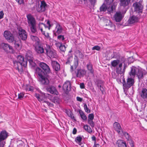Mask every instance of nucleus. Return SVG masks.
I'll use <instances>...</instances> for the list:
<instances>
[{
  "label": "nucleus",
  "instance_id": "f257e3e1",
  "mask_svg": "<svg viewBox=\"0 0 147 147\" xmlns=\"http://www.w3.org/2000/svg\"><path fill=\"white\" fill-rule=\"evenodd\" d=\"M129 74L130 77L134 78L136 76L140 79L142 78L143 76L145 75L146 73L144 70L132 66L131 67V70Z\"/></svg>",
  "mask_w": 147,
  "mask_h": 147
},
{
  "label": "nucleus",
  "instance_id": "f03ea898",
  "mask_svg": "<svg viewBox=\"0 0 147 147\" xmlns=\"http://www.w3.org/2000/svg\"><path fill=\"white\" fill-rule=\"evenodd\" d=\"M17 61H13V63L16 69L19 71L21 69L22 66H26L27 61L26 60H24L23 56L20 55L17 56Z\"/></svg>",
  "mask_w": 147,
  "mask_h": 147
},
{
  "label": "nucleus",
  "instance_id": "7ed1b4c3",
  "mask_svg": "<svg viewBox=\"0 0 147 147\" xmlns=\"http://www.w3.org/2000/svg\"><path fill=\"white\" fill-rule=\"evenodd\" d=\"M27 17L28 26L30 27L31 32L33 33H35L36 29V21L35 18L31 14L27 15Z\"/></svg>",
  "mask_w": 147,
  "mask_h": 147
},
{
  "label": "nucleus",
  "instance_id": "20e7f679",
  "mask_svg": "<svg viewBox=\"0 0 147 147\" xmlns=\"http://www.w3.org/2000/svg\"><path fill=\"white\" fill-rule=\"evenodd\" d=\"M134 78L129 76L128 77L126 82L125 81V79L123 80V84L124 91L128 89L134 85Z\"/></svg>",
  "mask_w": 147,
  "mask_h": 147
},
{
  "label": "nucleus",
  "instance_id": "39448f33",
  "mask_svg": "<svg viewBox=\"0 0 147 147\" xmlns=\"http://www.w3.org/2000/svg\"><path fill=\"white\" fill-rule=\"evenodd\" d=\"M44 48L46 51V54L50 58H54L56 57V51L53 49H51L49 45L46 44L44 45Z\"/></svg>",
  "mask_w": 147,
  "mask_h": 147
},
{
  "label": "nucleus",
  "instance_id": "423d86ee",
  "mask_svg": "<svg viewBox=\"0 0 147 147\" xmlns=\"http://www.w3.org/2000/svg\"><path fill=\"white\" fill-rule=\"evenodd\" d=\"M127 65L124 61H122L116 68V72L117 74H122L125 73Z\"/></svg>",
  "mask_w": 147,
  "mask_h": 147
},
{
  "label": "nucleus",
  "instance_id": "0eeeda50",
  "mask_svg": "<svg viewBox=\"0 0 147 147\" xmlns=\"http://www.w3.org/2000/svg\"><path fill=\"white\" fill-rule=\"evenodd\" d=\"M26 58L28 61L30 65L32 67L35 66L36 64L34 62L33 55L31 51H29L27 52L26 55Z\"/></svg>",
  "mask_w": 147,
  "mask_h": 147
},
{
  "label": "nucleus",
  "instance_id": "6e6552de",
  "mask_svg": "<svg viewBox=\"0 0 147 147\" xmlns=\"http://www.w3.org/2000/svg\"><path fill=\"white\" fill-rule=\"evenodd\" d=\"M47 4L44 1H42L41 2V5H40L39 2L36 4V10L38 12H42L44 11L46 9Z\"/></svg>",
  "mask_w": 147,
  "mask_h": 147
},
{
  "label": "nucleus",
  "instance_id": "1a4fd4ad",
  "mask_svg": "<svg viewBox=\"0 0 147 147\" xmlns=\"http://www.w3.org/2000/svg\"><path fill=\"white\" fill-rule=\"evenodd\" d=\"M125 13L121 11L116 12L113 16L114 20L117 22H121L123 18Z\"/></svg>",
  "mask_w": 147,
  "mask_h": 147
},
{
  "label": "nucleus",
  "instance_id": "9d476101",
  "mask_svg": "<svg viewBox=\"0 0 147 147\" xmlns=\"http://www.w3.org/2000/svg\"><path fill=\"white\" fill-rule=\"evenodd\" d=\"M4 36L6 39L9 42H12L14 40L13 35L9 31L6 30L4 32Z\"/></svg>",
  "mask_w": 147,
  "mask_h": 147
},
{
  "label": "nucleus",
  "instance_id": "9b49d317",
  "mask_svg": "<svg viewBox=\"0 0 147 147\" xmlns=\"http://www.w3.org/2000/svg\"><path fill=\"white\" fill-rule=\"evenodd\" d=\"M18 34L20 37L23 40H25L27 38V34L26 31L21 28H18Z\"/></svg>",
  "mask_w": 147,
  "mask_h": 147
},
{
  "label": "nucleus",
  "instance_id": "f8f14e48",
  "mask_svg": "<svg viewBox=\"0 0 147 147\" xmlns=\"http://www.w3.org/2000/svg\"><path fill=\"white\" fill-rule=\"evenodd\" d=\"M39 28L42 34L44 35L47 38H48L49 37V34L48 33H45V29L48 28L43 23H41L39 24Z\"/></svg>",
  "mask_w": 147,
  "mask_h": 147
},
{
  "label": "nucleus",
  "instance_id": "ddd939ff",
  "mask_svg": "<svg viewBox=\"0 0 147 147\" xmlns=\"http://www.w3.org/2000/svg\"><path fill=\"white\" fill-rule=\"evenodd\" d=\"M35 50L37 54H42L45 53L44 48L39 44H36L35 46Z\"/></svg>",
  "mask_w": 147,
  "mask_h": 147
},
{
  "label": "nucleus",
  "instance_id": "4468645a",
  "mask_svg": "<svg viewBox=\"0 0 147 147\" xmlns=\"http://www.w3.org/2000/svg\"><path fill=\"white\" fill-rule=\"evenodd\" d=\"M46 89L48 92H49L51 94L56 95L58 94V92L56 88L53 86H48L46 88Z\"/></svg>",
  "mask_w": 147,
  "mask_h": 147
},
{
  "label": "nucleus",
  "instance_id": "2eb2a0df",
  "mask_svg": "<svg viewBox=\"0 0 147 147\" xmlns=\"http://www.w3.org/2000/svg\"><path fill=\"white\" fill-rule=\"evenodd\" d=\"M86 71L84 69H77L75 71L76 76L78 78H81L84 76L86 74Z\"/></svg>",
  "mask_w": 147,
  "mask_h": 147
},
{
  "label": "nucleus",
  "instance_id": "dca6fc26",
  "mask_svg": "<svg viewBox=\"0 0 147 147\" xmlns=\"http://www.w3.org/2000/svg\"><path fill=\"white\" fill-rule=\"evenodd\" d=\"M114 129L120 135H122L123 131L120 124L117 122H115L113 124Z\"/></svg>",
  "mask_w": 147,
  "mask_h": 147
},
{
  "label": "nucleus",
  "instance_id": "f3484780",
  "mask_svg": "<svg viewBox=\"0 0 147 147\" xmlns=\"http://www.w3.org/2000/svg\"><path fill=\"white\" fill-rule=\"evenodd\" d=\"M135 10L139 12H142L143 6L140 3L136 2L133 4Z\"/></svg>",
  "mask_w": 147,
  "mask_h": 147
},
{
  "label": "nucleus",
  "instance_id": "a211bd4d",
  "mask_svg": "<svg viewBox=\"0 0 147 147\" xmlns=\"http://www.w3.org/2000/svg\"><path fill=\"white\" fill-rule=\"evenodd\" d=\"M39 66L46 73H49L50 72L49 67L45 63L43 62L40 63H39Z\"/></svg>",
  "mask_w": 147,
  "mask_h": 147
},
{
  "label": "nucleus",
  "instance_id": "6ab92c4d",
  "mask_svg": "<svg viewBox=\"0 0 147 147\" xmlns=\"http://www.w3.org/2000/svg\"><path fill=\"white\" fill-rule=\"evenodd\" d=\"M107 24L105 25V28L111 31H114L115 29V26L110 21H107Z\"/></svg>",
  "mask_w": 147,
  "mask_h": 147
},
{
  "label": "nucleus",
  "instance_id": "aec40b11",
  "mask_svg": "<svg viewBox=\"0 0 147 147\" xmlns=\"http://www.w3.org/2000/svg\"><path fill=\"white\" fill-rule=\"evenodd\" d=\"M140 95L141 98L144 100H147V89L143 88L140 92Z\"/></svg>",
  "mask_w": 147,
  "mask_h": 147
},
{
  "label": "nucleus",
  "instance_id": "412c9836",
  "mask_svg": "<svg viewBox=\"0 0 147 147\" xmlns=\"http://www.w3.org/2000/svg\"><path fill=\"white\" fill-rule=\"evenodd\" d=\"M8 136V133L6 131H1L0 133V142L5 140Z\"/></svg>",
  "mask_w": 147,
  "mask_h": 147
},
{
  "label": "nucleus",
  "instance_id": "4be33fe9",
  "mask_svg": "<svg viewBox=\"0 0 147 147\" xmlns=\"http://www.w3.org/2000/svg\"><path fill=\"white\" fill-rule=\"evenodd\" d=\"M55 45L57 47H59L60 50L63 52H65L66 51V49L67 47L64 44H63L62 43L57 42L55 43Z\"/></svg>",
  "mask_w": 147,
  "mask_h": 147
},
{
  "label": "nucleus",
  "instance_id": "5701e85b",
  "mask_svg": "<svg viewBox=\"0 0 147 147\" xmlns=\"http://www.w3.org/2000/svg\"><path fill=\"white\" fill-rule=\"evenodd\" d=\"M138 18L136 16H133L130 17L127 22L129 24H132L138 22Z\"/></svg>",
  "mask_w": 147,
  "mask_h": 147
},
{
  "label": "nucleus",
  "instance_id": "b1692460",
  "mask_svg": "<svg viewBox=\"0 0 147 147\" xmlns=\"http://www.w3.org/2000/svg\"><path fill=\"white\" fill-rule=\"evenodd\" d=\"M63 88L64 90L69 91L70 90L71 88L70 83L69 81H66L63 84Z\"/></svg>",
  "mask_w": 147,
  "mask_h": 147
},
{
  "label": "nucleus",
  "instance_id": "393cba45",
  "mask_svg": "<svg viewBox=\"0 0 147 147\" xmlns=\"http://www.w3.org/2000/svg\"><path fill=\"white\" fill-rule=\"evenodd\" d=\"M39 80L41 83L43 85H48L49 83V80L44 76L39 78Z\"/></svg>",
  "mask_w": 147,
  "mask_h": 147
},
{
  "label": "nucleus",
  "instance_id": "a878e982",
  "mask_svg": "<svg viewBox=\"0 0 147 147\" xmlns=\"http://www.w3.org/2000/svg\"><path fill=\"white\" fill-rule=\"evenodd\" d=\"M53 68L56 71H59L60 69V65L59 64L57 61H53L51 63Z\"/></svg>",
  "mask_w": 147,
  "mask_h": 147
},
{
  "label": "nucleus",
  "instance_id": "bb28decb",
  "mask_svg": "<svg viewBox=\"0 0 147 147\" xmlns=\"http://www.w3.org/2000/svg\"><path fill=\"white\" fill-rule=\"evenodd\" d=\"M1 46L4 49L7 51H13L12 47L7 44L3 43L1 44Z\"/></svg>",
  "mask_w": 147,
  "mask_h": 147
},
{
  "label": "nucleus",
  "instance_id": "cd10ccee",
  "mask_svg": "<svg viewBox=\"0 0 147 147\" xmlns=\"http://www.w3.org/2000/svg\"><path fill=\"white\" fill-rule=\"evenodd\" d=\"M117 144L119 147H127L126 143L122 140H118L117 142Z\"/></svg>",
  "mask_w": 147,
  "mask_h": 147
},
{
  "label": "nucleus",
  "instance_id": "c85d7f7f",
  "mask_svg": "<svg viewBox=\"0 0 147 147\" xmlns=\"http://www.w3.org/2000/svg\"><path fill=\"white\" fill-rule=\"evenodd\" d=\"M36 72L38 74L39 78L44 76L45 75V73L40 68L37 67L36 69Z\"/></svg>",
  "mask_w": 147,
  "mask_h": 147
},
{
  "label": "nucleus",
  "instance_id": "c756f323",
  "mask_svg": "<svg viewBox=\"0 0 147 147\" xmlns=\"http://www.w3.org/2000/svg\"><path fill=\"white\" fill-rule=\"evenodd\" d=\"M15 47L17 49H20V46L21 45V41L18 39V40H15L14 42Z\"/></svg>",
  "mask_w": 147,
  "mask_h": 147
},
{
  "label": "nucleus",
  "instance_id": "7c9ffc66",
  "mask_svg": "<svg viewBox=\"0 0 147 147\" xmlns=\"http://www.w3.org/2000/svg\"><path fill=\"white\" fill-rule=\"evenodd\" d=\"M121 62H120L119 60L117 59L112 61L111 62V64L113 67H117V66L119 65V64Z\"/></svg>",
  "mask_w": 147,
  "mask_h": 147
},
{
  "label": "nucleus",
  "instance_id": "2f4dec72",
  "mask_svg": "<svg viewBox=\"0 0 147 147\" xmlns=\"http://www.w3.org/2000/svg\"><path fill=\"white\" fill-rule=\"evenodd\" d=\"M56 34H59L61 33L62 31V27L58 24H57L56 27Z\"/></svg>",
  "mask_w": 147,
  "mask_h": 147
},
{
  "label": "nucleus",
  "instance_id": "473e14b6",
  "mask_svg": "<svg viewBox=\"0 0 147 147\" xmlns=\"http://www.w3.org/2000/svg\"><path fill=\"white\" fill-rule=\"evenodd\" d=\"M130 0H121V5L124 7L127 5L130 2Z\"/></svg>",
  "mask_w": 147,
  "mask_h": 147
},
{
  "label": "nucleus",
  "instance_id": "72a5a7b5",
  "mask_svg": "<svg viewBox=\"0 0 147 147\" xmlns=\"http://www.w3.org/2000/svg\"><path fill=\"white\" fill-rule=\"evenodd\" d=\"M87 67L89 72L91 74H93L94 73V70L92 68V65L90 63H89L87 65Z\"/></svg>",
  "mask_w": 147,
  "mask_h": 147
},
{
  "label": "nucleus",
  "instance_id": "f704fd0d",
  "mask_svg": "<svg viewBox=\"0 0 147 147\" xmlns=\"http://www.w3.org/2000/svg\"><path fill=\"white\" fill-rule=\"evenodd\" d=\"M123 134L124 136L125 137L126 139L128 141H130L131 140V137L130 136L129 134L127 132L123 131L122 134Z\"/></svg>",
  "mask_w": 147,
  "mask_h": 147
},
{
  "label": "nucleus",
  "instance_id": "c9c22d12",
  "mask_svg": "<svg viewBox=\"0 0 147 147\" xmlns=\"http://www.w3.org/2000/svg\"><path fill=\"white\" fill-rule=\"evenodd\" d=\"M84 129L89 133H91L92 130L90 127L87 125H84Z\"/></svg>",
  "mask_w": 147,
  "mask_h": 147
},
{
  "label": "nucleus",
  "instance_id": "e433bc0d",
  "mask_svg": "<svg viewBox=\"0 0 147 147\" xmlns=\"http://www.w3.org/2000/svg\"><path fill=\"white\" fill-rule=\"evenodd\" d=\"M53 102L55 103H58L59 102V99L57 97H55L51 99Z\"/></svg>",
  "mask_w": 147,
  "mask_h": 147
},
{
  "label": "nucleus",
  "instance_id": "4c0bfd02",
  "mask_svg": "<svg viewBox=\"0 0 147 147\" xmlns=\"http://www.w3.org/2000/svg\"><path fill=\"white\" fill-rule=\"evenodd\" d=\"M31 38L32 39V40L34 41H35L36 42H37V43L36 44H38V40L39 39L36 36H31Z\"/></svg>",
  "mask_w": 147,
  "mask_h": 147
},
{
  "label": "nucleus",
  "instance_id": "58836bf2",
  "mask_svg": "<svg viewBox=\"0 0 147 147\" xmlns=\"http://www.w3.org/2000/svg\"><path fill=\"white\" fill-rule=\"evenodd\" d=\"M80 114L81 118L84 120H86L87 119V117L82 112H80Z\"/></svg>",
  "mask_w": 147,
  "mask_h": 147
},
{
  "label": "nucleus",
  "instance_id": "ea45409f",
  "mask_svg": "<svg viewBox=\"0 0 147 147\" xmlns=\"http://www.w3.org/2000/svg\"><path fill=\"white\" fill-rule=\"evenodd\" d=\"M115 7H114L113 5H111L109 6L107 9L108 11L110 13L113 12Z\"/></svg>",
  "mask_w": 147,
  "mask_h": 147
},
{
  "label": "nucleus",
  "instance_id": "a19ab883",
  "mask_svg": "<svg viewBox=\"0 0 147 147\" xmlns=\"http://www.w3.org/2000/svg\"><path fill=\"white\" fill-rule=\"evenodd\" d=\"M25 93L23 92H21L18 94V98L20 100H22L24 98Z\"/></svg>",
  "mask_w": 147,
  "mask_h": 147
},
{
  "label": "nucleus",
  "instance_id": "79ce46f5",
  "mask_svg": "<svg viewBox=\"0 0 147 147\" xmlns=\"http://www.w3.org/2000/svg\"><path fill=\"white\" fill-rule=\"evenodd\" d=\"M88 123L92 127H94V123L93 121V120H88Z\"/></svg>",
  "mask_w": 147,
  "mask_h": 147
},
{
  "label": "nucleus",
  "instance_id": "37998d69",
  "mask_svg": "<svg viewBox=\"0 0 147 147\" xmlns=\"http://www.w3.org/2000/svg\"><path fill=\"white\" fill-rule=\"evenodd\" d=\"M65 112L67 114L69 117H70L72 118H74V116H72V113L70 111L66 110L65 111Z\"/></svg>",
  "mask_w": 147,
  "mask_h": 147
},
{
  "label": "nucleus",
  "instance_id": "c03bdc74",
  "mask_svg": "<svg viewBox=\"0 0 147 147\" xmlns=\"http://www.w3.org/2000/svg\"><path fill=\"white\" fill-rule=\"evenodd\" d=\"M107 8L105 5H102L100 8V11H106Z\"/></svg>",
  "mask_w": 147,
  "mask_h": 147
},
{
  "label": "nucleus",
  "instance_id": "a18cd8bd",
  "mask_svg": "<svg viewBox=\"0 0 147 147\" xmlns=\"http://www.w3.org/2000/svg\"><path fill=\"white\" fill-rule=\"evenodd\" d=\"M84 109L86 112L87 113H90V111L89 109L88 108L86 104H84Z\"/></svg>",
  "mask_w": 147,
  "mask_h": 147
},
{
  "label": "nucleus",
  "instance_id": "49530a36",
  "mask_svg": "<svg viewBox=\"0 0 147 147\" xmlns=\"http://www.w3.org/2000/svg\"><path fill=\"white\" fill-rule=\"evenodd\" d=\"M26 90L32 91L33 90V88L29 85H27L26 86Z\"/></svg>",
  "mask_w": 147,
  "mask_h": 147
},
{
  "label": "nucleus",
  "instance_id": "de8ad7c7",
  "mask_svg": "<svg viewBox=\"0 0 147 147\" xmlns=\"http://www.w3.org/2000/svg\"><path fill=\"white\" fill-rule=\"evenodd\" d=\"M88 117V120H93L94 118V115L92 113L90 114L89 115Z\"/></svg>",
  "mask_w": 147,
  "mask_h": 147
},
{
  "label": "nucleus",
  "instance_id": "09e8293b",
  "mask_svg": "<svg viewBox=\"0 0 147 147\" xmlns=\"http://www.w3.org/2000/svg\"><path fill=\"white\" fill-rule=\"evenodd\" d=\"M97 86L98 88H100V89L102 93L104 94L105 93V90L103 87H102L101 85H99V84H98Z\"/></svg>",
  "mask_w": 147,
  "mask_h": 147
},
{
  "label": "nucleus",
  "instance_id": "8fccbe9b",
  "mask_svg": "<svg viewBox=\"0 0 147 147\" xmlns=\"http://www.w3.org/2000/svg\"><path fill=\"white\" fill-rule=\"evenodd\" d=\"M78 65V63L76 61L75 64L74 65H72L71 66V69L72 71L74 69H76Z\"/></svg>",
  "mask_w": 147,
  "mask_h": 147
},
{
  "label": "nucleus",
  "instance_id": "3c124183",
  "mask_svg": "<svg viewBox=\"0 0 147 147\" xmlns=\"http://www.w3.org/2000/svg\"><path fill=\"white\" fill-rule=\"evenodd\" d=\"M82 139V138L80 136H78L75 139V141L76 142H80Z\"/></svg>",
  "mask_w": 147,
  "mask_h": 147
},
{
  "label": "nucleus",
  "instance_id": "603ef678",
  "mask_svg": "<svg viewBox=\"0 0 147 147\" xmlns=\"http://www.w3.org/2000/svg\"><path fill=\"white\" fill-rule=\"evenodd\" d=\"M57 38L59 40L61 41L65 39L64 36L62 35H59L57 37Z\"/></svg>",
  "mask_w": 147,
  "mask_h": 147
},
{
  "label": "nucleus",
  "instance_id": "864d4df0",
  "mask_svg": "<svg viewBox=\"0 0 147 147\" xmlns=\"http://www.w3.org/2000/svg\"><path fill=\"white\" fill-rule=\"evenodd\" d=\"M100 48L99 46H97L94 47L92 48V50H96L97 51H99L100 50Z\"/></svg>",
  "mask_w": 147,
  "mask_h": 147
},
{
  "label": "nucleus",
  "instance_id": "5fc2aeb1",
  "mask_svg": "<svg viewBox=\"0 0 147 147\" xmlns=\"http://www.w3.org/2000/svg\"><path fill=\"white\" fill-rule=\"evenodd\" d=\"M36 97L37 98L38 100L40 102L42 101V99H40V95L37 94H36L35 95Z\"/></svg>",
  "mask_w": 147,
  "mask_h": 147
},
{
  "label": "nucleus",
  "instance_id": "6e6d98bb",
  "mask_svg": "<svg viewBox=\"0 0 147 147\" xmlns=\"http://www.w3.org/2000/svg\"><path fill=\"white\" fill-rule=\"evenodd\" d=\"M44 102L46 103L47 104V105L50 107H53V105L49 102L47 101H44L43 102Z\"/></svg>",
  "mask_w": 147,
  "mask_h": 147
},
{
  "label": "nucleus",
  "instance_id": "4d7b16f0",
  "mask_svg": "<svg viewBox=\"0 0 147 147\" xmlns=\"http://www.w3.org/2000/svg\"><path fill=\"white\" fill-rule=\"evenodd\" d=\"M4 15V14L3 11H1L0 12V19L3 18Z\"/></svg>",
  "mask_w": 147,
  "mask_h": 147
},
{
  "label": "nucleus",
  "instance_id": "13d9d810",
  "mask_svg": "<svg viewBox=\"0 0 147 147\" xmlns=\"http://www.w3.org/2000/svg\"><path fill=\"white\" fill-rule=\"evenodd\" d=\"M92 5H94L96 2V0H89Z\"/></svg>",
  "mask_w": 147,
  "mask_h": 147
},
{
  "label": "nucleus",
  "instance_id": "bf43d9fd",
  "mask_svg": "<svg viewBox=\"0 0 147 147\" xmlns=\"http://www.w3.org/2000/svg\"><path fill=\"white\" fill-rule=\"evenodd\" d=\"M5 144V142H2L0 143V147H4Z\"/></svg>",
  "mask_w": 147,
  "mask_h": 147
},
{
  "label": "nucleus",
  "instance_id": "052dcab7",
  "mask_svg": "<svg viewBox=\"0 0 147 147\" xmlns=\"http://www.w3.org/2000/svg\"><path fill=\"white\" fill-rule=\"evenodd\" d=\"M47 24L49 26V28H48V29L49 30H50V28L51 27L52 25L51 24L50 21L49 20H48L47 22Z\"/></svg>",
  "mask_w": 147,
  "mask_h": 147
},
{
  "label": "nucleus",
  "instance_id": "680f3d73",
  "mask_svg": "<svg viewBox=\"0 0 147 147\" xmlns=\"http://www.w3.org/2000/svg\"><path fill=\"white\" fill-rule=\"evenodd\" d=\"M18 2V3L21 4H22L24 3V0H16Z\"/></svg>",
  "mask_w": 147,
  "mask_h": 147
},
{
  "label": "nucleus",
  "instance_id": "e2e57ef3",
  "mask_svg": "<svg viewBox=\"0 0 147 147\" xmlns=\"http://www.w3.org/2000/svg\"><path fill=\"white\" fill-rule=\"evenodd\" d=\"M76 99L77 101L80 102H82V98L78 96L77 97Z\"/></svg>",
  "mask_w": 147,
  "mask_h": 147
},
{
  "label": "nucleus",
  "instance_id": "0e129e2a",
  "mask_svg": "<svg viewBox=\"0 0 147 147\" xmlns=\"http://www.w3.org/2000/svg\"><path fill=\"white\" fill-rule=\"evenodd\" d=\"M80 86L81 88L83 89L84 88V85L83 83H80Z\"/></svg>",
  "mask_w": 147,
  "mask_h": 147
},
{
  "label": "nucleus",
  "instance_id": "69168bd1",
  "mask_svg": "<svg viewBox=\"0 0 147 147\" xmlns=\"http://www.w3.org/2000/svg\"><path fill=\"white\" fill-rule=\"evenodd\" d=\"M94 145L93 147H101V146L98 144H96L95 142H94Z\"/></svg>",
  "mask_w": 147,
  "mask_h": 147
},
{
  "label": "nucleus",
  "instance_id": "338daca9",
  "mask_svg": "<svg viewBox=\"0 0 147 147\" xmlns=\"http://www.w3.org/2000/svg\"><path fill=\"white\" fill-rule=\"evenodd\" d=\"M113 0H105V1L107 2L108 3H111L113 2Z\"/></svg>",
  "mask_w": 147,
  "mask_h": 147
},
{
  "label": "nucleus",
  "instance_id": "774afa93",
  "mask_svg": "<svg viewBox=\"0 0 147 147\" xmlns=\"http://www.w3.org/2000/svg\"><path fill=\"white\" fill-rule=\"evenodd\" d=\"M76 129L75 128H74L73 131V134H75L76 133Z\"/></svg>",
  "mask_w": 147,
  "mask_h": 147
}]
</instances>
